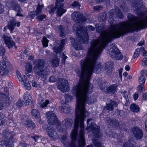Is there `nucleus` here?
Wrapping results in <instances>:
<instances>
[{
  "mask_svg": "<svg viewBox=\"0 0 147 147\" xmlns=\"http://www.w3.org/2000/svg\"><path fill=\"white\" fill-rule=\"evenodd\" d=\"M123 22L116 24L111 25L110 31L103 30L102 26L98 24L96 25L97 31L100 33V40H93L90 42L88 55L80 62L81 71L77 72L80 78V82L76 86H93L90 80L93 72L100 73L102 67L100 63L97 62L100 55L107 43L113 39L119 38L128 32L133 31L131 22Z\"/></svg>",
  "mask_w": 147,
  "mask_h": 147,
  "instance_id": "nucleus-1",
  "label": "nucleus"
},
{
  "mask_svg": "<svg viewBox=\"0 0 147 147\" xmlns=\"http://www.w3.org/2000/svg\"><path fill=\"white\" fill-rule=\"evenodd\" d=\"M143 7V2L142 0H136L133 4L134 10L139 16L138 18L130 13H128V20L131 22L133 31L143 29L147 27V15L146 12L142 10Z\"/></svg>",
  "mask_w": 147,
  "mask_h": 147,
  "instance_id": "nucleus-2",
  "label": "nucleus"
},
{
  "mask_svg": "<svg viewBox=\"0 0 147 147\" xmlns=\"http://www.w3.org/2000/svg\"><path fill=\"white\" fill-rule=\"evenodd\" d=\"M84 29L80 25L76 28V31L78 37V39H76L79 40V42L73 38H70L71 45L76 50H80L83 49L81 43L86 44L88 42V35L86 32V30L84 31V32H83V30Z\"/></svg>",
  "mask_w": 147,
  "mask_h": 147,
  "instance_id": "nucleus-3",
  "label": "nucleus"
},
{
  "mask_svg": "<svg viewBox=\"0 0 147 147\" xmlns=\"http://www.w3.org/2000/svg\"><path fill=\"white\" fill-rule=\"evenodd\" d=\"M35 62L36 64L34 67L33 69L36 76L38 77V78H41L43 80H46L50 70L46 68L43 69L45 65V61L39 59L36 60Z\"/></svg>",
  "mask_w": 147,
  "mask_h": 147,
  "instance_id": "nucleus-4",
  "label": "nucleus"
},
{
  "mask_svg": "<svg viewBox=\"0 0 147 147\" xmlns=\"http://www.w3.org/2000/svg\"><path fill=\"white\" fill-rule=\"evenodd\" d=\"M3 135L5 136L3 144L6 147H11L13 145V137L11 131L8 129L3 131Z\"/></svg>",
  "mask_w": 147,
  "mask_h": 147,
  "instance_id": "nucleus-5",
  "label": "nucleus"
},
{
  "mask_svg": "<svg viewBox=\"0 0 147 147\" xmlns=\"http://www.w3.org/2000/svg\"><path fill=\"white\" fill-rule=\"evenodd\" d=\"M109 54L111 57L116 60H121L123 58L122 54L114 43L112 44Z\"/></svg>",
  "mask_w": 147,
  "mask_h": 147,
  "instance_id": "nucleus-6",
  "label": "nucleus"
},
{
  "mask_svg": "<svg viewBox=\"0 0 147 147\" xmlns=\"http://www.w3.org/2000/svg\"><path fill=\"white\" fill-rule=\"evenodd\" d=\"M57 88L63 92H66L69 89L68 81L63 78L59 79L56 84Z\"/></svg>",
  "mask_w": 147,
  "mask_h": 147,
  "instance_id": "nucleus-7",
  "label": "nucleus"
},
{
  "mask_svg": "<svg viewBox=\"0 0 147 147\" xmlns=\"http://www.w3.org/2000/svg\"><path fill=\"white\" fill-rule=\"evenodd\" d=\"M46 116L48 119V123L50 125L57 124L58 127L60 126V122L58 120L56 115L53 111L46 113Z\"/></svg>",
  "mask_w": 147,
  "mask_h": 147,
  "instance_id": "nucleus-8",
  "label": "nucleus"
},
{
  "mask_svg": "<svg viewBox=\"0 0 147 147\" xmlns=\"http://www.w3.org/2000/svg\"><path fill=\"white\" fill-rule=\"evenodd\" d=\"M6 5L8 8L12 9L18 13H21L22 11L20 5L15 0L9 1V0H7L6 1Z\"/></svg>",
  "mask_w": 147,
  "mask_h": 147,
  "instance_id": "nucleus-9",
  "label": "nucleus"
},
{
  "mask_svg": "<svg viewBox=\"0 0 147 147\" xmlns=\"http://www.w3.org/2000/svg\"><path fill=\"white\" fill-rule=\"evenodd\" d=\"M93 120V119L89 118L87 120V128L88 129H91L92 130L93 133L96 136H98L100 133V127L97 125L96 124L92 123L91 122V124L89 123L90 121Z\"/></svg>",
  "mask_w": 147,
  "mask_h": 147,
  "instance_id": "nucleus-10",
  "label": "nucleus"
},
{
  "mask_svg": "<svg viewBox=\"0 0 147 147\" xmlns=\"http://www.w3.org/2000/svg\"><path fill=\"white\" fill-rule=\"evenodd\" d=\"M72 19L76 23H82L85 22L86 18L83 16L79 11L74 12L71 15Z\"/></svg>",
  "mask_w": 147,
  "mask_h": 147,
  "instance_id": "nucleus-11",
  "label": "nucleus"
},
{
  "mask_svg": "<svg viewBox=\"0 0 147 147\" xmlns=\"http://www.w3.org/2000/svg\"><path fill=\"white\" fill-rule=\"evenodd\" d=\"M117 86L115 84H112L109 86H100V89L105 93L113 94L117 91Z\"/></svg>",
  "mask_w": 147,
  "mask_h": 147,
  "instance_id": "nucleus-12",
  "label": "nucleus"
},
{
  "mask_svg": "<svg viewBox=\"0 0 147 147\" xmlns=\"http://www.w3.org/2000/svg\"><path fill=\"white\" fill-rule=\"evenodd\" d=\"M4 40L5 44L9 49L12 48L13 46L16 49L17 47L15 46V43L14 42L12 38L7 34L3 35Z\"/></svg>",
  "mask_w": 147,
  "mask_h": 147,
  "instance_id": "nucleus-13",
  "label": "nucleus"
},
{
  "mask_svg": "<svg viewBox=\"0 0 147 147\" xmlns=\"http://www.w3.org/2000/svg\"><path fill=\"white\" fill-rule=\"evenodd\" d=\"M46 131L48 136L51 138L55 139L57 137V134L56 131V130L53 127H47Z\"/></svg>",
  "mask_w": 147,
  "mask_h": 147,
  "instance_id": "nucleus-14",
  "label": "nucleus"
},
{
  "mask_svg": "<svg viewBox=\"0 0 147 147\" xmlns=\"http://www.w3.org/2000/svg\"><path fill=\"white\" fill-rule=\"evenodd\" d=\"M133 133L137 139L141 138L143 136L142 132V130L138 127H135L132 129Z\"/></svg>",
  "mask_w": 147,
  "mask_h": 147,
  "instance_id": "nucleus-15",
  "label": "nucleus"
},
{
  "mask_svg": "<svg viewBox=\"0 0 147 147\" xmlns=\"http://www.w3.org/2000/svg\"><path fill=\"white\" fill-rule=\"evenodd\" d=\"M24 104L26 105H29L30 103L32 102V97L29 93H25L23 96Z\"/></svg>",
  "mask_w": 147,
  "mask_h": 147,
  "instance_id": "nucleus-16",
  "label": "nucleus"
},
{
  "mask_svg": "<svg viewBox=\"0 0 147 147\" xmlns=\"http://www.w3.org/2000/svg\"><path fill=\"white\" fill-rule=\"evenodd\" d=\"M73 123V121L71 119L68 118L63 121L61 124L63 127L67 129L71 126Z\"/></svg>",
  "mask_w": 147,
  "mask_h": 147,
  "instance_id": "nucleus-17",
  "label": "nucleus"
},
{
  "mask_svg": "<svg viewBox=\"0 0 147 147\" xmlns=\"http://www.w3.org/2000/svg\"><path fill=\"white\" fill-rule=\"evenodd\" d=\"M4 90L6 93L5 94L0 93V96L3 98V99H4L5 100L9 102V101L10 100V98L9 96V92L8 88L6 86H5L4 87Z\"/></svg>",
  "mask_w": 147,
  "mask_h": 147,
  "instance_id": "nucleus-18",
  "label": "nucleus"
},
{
  "mask_svg": "<svg viewBox=\"0 0 147 147\" xmlns=\"http://www.w3.org/2000/svg\"><path fill=\"white\" fill-rule=\"evenodd\" d=\"M65 40L64 39H62L61 41V44L57 47H53L54 51L57 54L61 52L63 47L65 45Z\"/></svg>",
  "mask_w": 147,
  "mask_h": 147,
  "instance_id": "nucleus-19",
  "label": "nucleus"
},
{
  "mask_svg": "<svg viewBox=\"0 0 147 147\" xmlns=\"http://www.w3.org/2000/svg\"><path fill=\"white\" fill-rule=\"evenodd\" d=\"M117 106V103L115 101L111 100L110 103L106 105V108L109 111H112L113 109V107Z\"/></svg>",
  "mask_w": 147,
  "mask_h": 147,
  "instance_id": "nucleus-20",
  "label": "nucleus"
},
{
  "mask_svg": "<svg viewBox=\"0 0 147 147\" xmlns=\"http://www.w3.org/2000/svg\"><path fill=\"white\" fill-rule=\"evenodd\" d=\"M16 20L13 18H11L8 24V28L11 31H12L15 26L16 25Z\"/></svg>",
  "mask_w": 147,
  "mask_h": 147,
  "instance_id": "nucleus-21",
  "label": "nucleus"
},
{
  "mask_svg": "<svg viewBox=\"0 0 147 147\" xmlns=\"http://www.w3.org/2000/svg\"><path fill=\"white\" fill-rule=\"evenodd\" d=\"M116 7H117V6H114L115 9H111L109 12V17L111 20L113 21L114 20V18L116 17L117 11L116 10Z\"/></svg>",
  "mask_w": 147,
  "mask_h": 147,
  "instance_id": "nucleus-22",
  "label": "nucleus"
},
{
  "mask_svg": "<svg viewBox=\"0 0 147 147\" xmlns=\"http://www.w3.org/2000/svg\"><path fill=\"white\" fill-rule=\"evenodd\" d=\"M107 123L108 124L111 126H117L119 124L118 121L116 119L111 120L109 118H108L107 120Z\"/></svg>",
  "mask_w": 147,
  "mask_h": 147,
  "instance_id": "nucleus-23",
  "label": "nucleus"
},
{
  "mask_svg": "<svg viewBox=\"0 0 147 147\" xmlns=\"http://www.w3.org/2000/svg\"><path fill=\"white\" fill-rule=\"evenodd\" d=\"M56 8H58L57 11V16H61L66 11V10L63 9L62 8L63 7L58 6L55 7Z\"/></svg>",
  "mask_w": 147,
  "mask_h": 147,
  "instance_id": "nucleus-24",
  "label": "nucleus"
},
{
  "mask_svg": "<svg viewBox=\"0 0 147 147\" xmlns=\"http://www.w3.org/2000/svg\"><path fill=\"white\" fill-rule=\"evenodd\" d=\"M71 108L67 105H63L61 107L60 110L62 112L67 113L70 112Z\"/></svg>",
  "mask_w": 147,
  "mask_h": 147,
  "instance_id": "nucleus-25",
  "label": "nucleus"
},
{
  "mask_svg": "<svg viewBox=\"0 0 147 147\" xmlns=\"http://www.w3.org/2000/svg\"><path fill=\"white\" fill-rule=\"evenodd\" d=\"M59 60L57 58H53L51 60L52 65L53 67H57L59 65Z\"/></svg>",
  "mask_w": 147,
  "mask_h": 147,
  "instance_id": "nucleus-26",
  "label": "nucleus"
},
{
  "mask_svg": "<svg viewBox=\"0 0 147 147\" xmlns=\"http://www.w3.org/2000/svg\"><path fill=\"white\" fill-rule=\"evenodd\" d=\"M131 111L135 112H138L140 111V109L139 107L135 104H132L130 106Z\"/></svg>",
  "mask_w": 147,
  "mask_h": 147,
  "instance_id": "nucleus-27",
  "label": "nucleus"
},
{
  "mask_svg": "<svg viewBox=\"0 0 147 147\" xmlns=\"http://www.w3.org/2000/svg\"><path fill=\"white\" fill-rule=\"evenodd\" d=\"M7 63L5 62L3 60H1L0 61V69L1 71H6L7 69L6 64Z\"/></svg>",
  "mask_w": 147,
  "mask_h": 147,
  "instance_id": "nucleus-28",
  "label": "nucleus"
},
{
  "mask_svg": "<svg viewBox=\"0 0 147 147\" xmlns=\"http://www.w3.org/2000/svg\"><path fill=\"white\" fill-rule=\"evenodd\" d=\"M144 49V48L143 47H141L140 48L137 49L133 56V58L135 59L137 57L139 56L140 52L141 51H143Z\"/></svg>",
  "mask_w": 147,
  "mask_h": 147,
  "instance_id": "nucleus-29",
  "label": "nucleus"
},
{
  "mask_svg": "<svg viewBox=\"0 0 147 147\" xmlns=\"http://www.w3.org/2000/svg\"><path fill=\"white\" fill-rule=\"evenodd\" d=\"M31 113L32 115L35 117L39 118L40 117V114L37 110L33 109Z\"/></svg>",
  "mask_w": 147,
  "mask_h": 147,
  "instance_id": "nucleus-30",
  "label": "nucleus"
},
{
  "mask_svg": "<svg viewBox=\"0 0 147 147\" xmlns=\"http://www.w3.org/2000/svg\"><path fill=\"white\" fill-rule=\"evenodd\" d=\"M24 124L30 128H34L35 127V124L30 120H26L25 121Z\"/></svg>",
  "mask_w": 147,
  "mask_h": 147,
  "instance_id": "nucleus-31",
  "label": "nucleus"
},
{
  "mask_svg": "<svg viewBox=\"0 0 147 147\" xmlns=\"http://www.w3.org/2000/svg\"><path fill=\"white\" fill-rule=\"evenodd\" d=\"M141 75V76L139 78L138 82L140 84L144 85L146 81L145 77L144 75Z\"/></svg>",
  "mask_w": 147,
  "mask_h": 147,
  "instance_id": "nucleus-32",
  "label": "nucleus"
},
{
  "mask_svg": "<svg viewBox=\"0 0 147 147\" xmlns=\"http://www.w3.org/2000/svg\"><path fill=\"white\" fill-rule=\"evenodd\" d=\"M116 10L117 11L116 16L118 17L120 19H122L123 18V16L122 12L120 10L118 7H116Z\"/></svg>",
  "mask_w": 147,
  "mask_h": 147,
  "instance_id": "nucleus-33",
  "label": "nucleus"
},
{
  "mask_svg": "<svg viewBox=\"0 0 147 147\" xmlns=\"http://www.w3.org/2000/svg\"><path fill=\"white\" fill-rule=\"evenodd\" d=\"M120 7L124 13H126L128 11V8L126 6V3L123 2Z\"/></svg>",
  "mask_w": 147,
  "mask_h": 147,
  "instance_id": "nucleus-34",
  "label": "nucleus"
},
{
  "mask_svg": "<svg viewBox=\"0 0 147 147\" xmlns=\"http://www.w3.org/2000/svg\"><path fill=\"white\" fill-rule=\"evenodd\" d=\"M47 9L49 11L50 14H54L56 8L55 7H53V5H51L48 7Z\"/></svg>",
  "mask_w": 147,
  "mask_h": 147,
  "instance_id": "nucleus-35",
  "label": "nucleus"
},
{
  "mask_svg": "<svg viewBox=\"0 0 147 147\" xmlns=\"http://www.w3.org/2000/svg\"><path fill=\"white\" fill-rule=\"evenodd\" d=\"M58 31L59 32L61 36L62 37H64L65 36V34L64 32V29L63 28V26L60 25L59 26L58 28Z\"/></svg>",
  "mask_w": 147,
  "mask_h": 147,
  "instance_id": "nucleus-36",
  "label": "nucleus"
},
{
  "mask_svg": "<svg viewBox=\"0 0 147 147\" xmlns=\"http://www.w3.org/2000/svg\"><path fill=\"white\" fill-rule=\"evenodd\" d=\"M36 16V19L39 21H42L45 18L46 15L43 13L38 14Z\"/></svg>",
  "mask_w": 147,
  "mask_h": 147,
  "instance_id": "nucleus-37",
  "label": "nucleus"
},
{
  "mask_svg": "<svg viewBox=\"0 0 147 147\" xmlns=\"http://www.w3.org/2000/svg\"><path fill=\"white\" fill-rule=\"evenodd\" d=\"M109 130L108 129L106 131V133L107 134L108 136H109V137L115 138L117 136V134L115 133H112L111 132H109Z\"/></svg>",
  "mask_w": 147,
  "mask_h": 147,
  "instance_id": "nucleus-38",
  "label": "nucleus"
},
{
  "mask_svg": "<svg viewBox=\"0 0 147 147\" xmlns=\"http://www.w3.org/2000/svg\"><path fill=\"white\" fill-rule=\"evenodd\" d=\"M24 83V85L26 89L27 90L31 89V86L28 81L25 80Z\"/></svg>",
  "mask_w": 147,
  "mask_h": 147,
  "instance_id": "nucleus-39",
  "label": "nucleus"
},
{
  "mask_svg": "<svg viewBox=\"0 0 147 147\" xmlns=\"http://www.w3.org/2000/svg\"><path fill=\"white\" fill-rule=\"evenodd\" d=\"M42 7H43L42 5H38L36 8V11H35L36 13V15L42 13Z\"/></svg>",
  "mask_w": 147,
  "mask_h": 147,
  "instance_id": "nucleus-40",
  "label": "nucleus"
},
{
  "mask_svg": "<svg viewBox=\"0 0 147 147\" xmlns=\"http://www.w3.org/2000/svg\"><path fill=\"white\" fill-rule=\"evenodd\" d=\"M49 101L47 99L44 102H39V105L41 108H44L46 107L49 103Z\"/></svg>",
  "mask_w": 147,
  "mask_h": 147,
  "instance_id": "nucleus-41",
  "label": "nucleus"
},
{
  "mask_svg": "<svg viewBox=\"0 0 147 147\" xmlns=\"http://www.w3.org/2000/svg\"><path fill=\"white\" fill-rule=\"evenodd\" d=\"M113 62L111 63L110 64L109 63H107L105 64V68L107 69H108L111 71H112V66H113Z\"/></svg>",
  "mask_w": 147,
  "mask_h": 147,
  "instance_id": "nucleus-42",
  "label": "nucleus"
},
{
  "mask_svg": "<svg viewBox=\"0 0 147 147\" xmlns=\"http://www.w3.org/2000/svg\"><path fill=\"white\" fill-rule=\"evenodd\" d=\"M43 45L44 47H47L48 46V40L45 37H43L42 40Z\"/></svg>",
  "mask_w": 147,
  "mask_h": 147,
  "instance_id": "nucleus-43",
  "label": "nucleus"
},
{
  "mask_svg": "<svg viewBox=\"0 0 147 147\" xmlns=\"http://www.w3.org/2000/svg\"><path fill=\"white\" fill-rule=\"evenodd\" d=\"M93 142L96 147H102V145L96 140L93 139Z\"/></svg>",
  "mask_w": 147,
  "mask_h": 147,
  "instance_id": "nucleus-44",
  "label": "nucleus"
},
{
  "mask_svg": "<svg viewBox=\"0 0 147 147\" xmlns=\"http://www.w3.org/2000/svg\"><path fill=\"white\" fill-rule=\"evenodd\" d=\"M32 70V66L31 64H28L26 67V70L29 73L31 72Z\"/></svg>",
  "mask_w": 147,
  "mask_h": 147,
  "instance_id": "nucleus-45",
  "label": "nucleus"
},
{
  "mask_svg": "<svg viewBox=\"0 0 147 147\" xmlns=\"http://www.w3.org/2000/svg\"><path fill=\"white\" fill-rule=\"evenodd\" d=\"M72 6L73 8H75L78 9L80 8V5L79 2L75 1L74 3L72 4Z\"/></svg>",
  "mask_w": 147,
  "mask_h": 147,
  "instance_id": "nucleus-46",
  "label": "nucleus"
},
{
  "mask_svg": "<svg viewBox=\"0 0 147 147\" xmlns=\"http://www.w3.org/2000/svg\"><path fill=\"white\" fill-rule=\"evenodd\" d=\"M144 86L140 84L139 85L137 88L138 92H141L143 90H144L145 89L144 88Z\"/></svg>",
  "mask_w": 147,
  "mask_h": 147,
  "instance_id": "nucleus-47",
  "label": "nucleus"
},
{
  "mask_svg": "<svg viewBox=\"0 0 147 147\" xmlns=\"http://www.w3.org/2000/svg\"><path fill=\"white\" fill-rule=\"evenodd\" d=\"M142 65L144 67L147 66V58L144 57L142 60Z\"/></svg>",
  "mask_w": 147,
  "mask_h": 147,
  "instance_id": "nucleus-48",
  "label": "nucleus"
},
{
  "mask_svg": "<svg viewBox=\"0 0 147 147\" xmlns=\"http://www.w3.org/2000/svg\"><path fill=\"white\" fill-rule=\"evenodd\" d=\"M7 122L9 124L8 125L11 127H15L16 125V123L12 120H9Z\"/></svg>",
  "mask_w": 147,
  "mask_h": 147,
  "instance_id": "nucleus-49",
  "label": "nucleus"
},
{
  "mask_svg": "<svg viewBox=\"0 0 147 147\" xmlns=\"http://www.w3.org/2000/svg\"><path fill=\"white\" fill-rule=\"evenodd\" d=\"M63 1V0H60L59 2H57L56 4L55 7H63L64 4L62 3Z\"/></svg>",
  "mask_w": 147,
  "mask_h": 147,
  "instance_id": "nucleus-50",
  "label": "nucleus"
},
{
  "mask_svg": "<svg viewBox=\"0 0 147 147\" xmlns=\"http://www.w3.org/2000/svg\"><path fill=\"white\" fill-rule=\"evenodd\" d=\"M122 147H133V144L130 142H126L122 146Z\"/></svg>",
  "mask_w": 147,
  "mask_h": 147,
  "instance_id": "nucleus-51",
  "label": "nucleus"
},
{
  "mask_svg": "<svg viewBox=\"0 0 147 147\" xmlns=\"http://www.w3.org/2000/svg\"><path fill=\"white\" fill-rule=\"evenodd\" d=\"M5 53V51L4 47L1 46H0V55H3Z\"/></svg>",
  "mask_w": 147,
  "mask_h": 147,
  "instance_id": "nucleus-52",
  "label": "nucleus"
},
{
  "mask_svg": "<svg viewBox=\"0 0 147 147\" xmlns=\"http://www.w3.org/2000/svg\"><path fill=\"white\" fill-rule=\"evenodd\" d=\"M102 7L101 5L94 6L93 7V9L95 10L98 11H100L101 10Z\"/></svg>",
  "mask_w": 147,
  "mask_h": 147,
  "instance_id": "nucleus-53",
  "label": "nucleus"
},
{
  "mask_svg": "<svg viewBox=\"0 0 147 147\" xmlns=\"http://www.w3.org/2000/svg\"><path fill=\"white\" fill-rule=\"evenodd\" d=\"M121 94H122L123 96L125 99H127L128 97V95L126 91L125 90L123 92H121Z\"/></svg>",
  "mask_w": 147,
  "mask_h": 147,
  "instance_id": "nucleus-54",
  "label": "nucleus"
},
{
  "mask_svg": "<svg viewBox=\"0 0 147 147\" xmlns=\"http://www.w3.org/2000/svg\"><path fill=\"white\" fill-rule=\"evenodd\" d=\"M30 16L31 18H34L35 16H36V13L35 11H32L30 12L29 15Z\"/></svg>",
  "mask_w": 147,
  "mask_h": 147,
  "instance_id": "nucleus-55",
  "label": "nucleus"
},
{
  "mask_svg": "<svg viewBox=\"0 0 147 147\" xmlns=\"http://www.w3.org/2000/svg\"><path fill=\"white\" fill-rule=\"evenodd\" d=\"M22 102L20 100H18L16 103L17 106L19 108H20L22 106Z\"/></svg>",
  "mask_w": 147,
  "mask_h": 147,
  "instance_id": "nucleus-56",
  "label": "nucleus"
},
{
  "mask_svg": "<svg viewBox=\"0 0 147 147\" xmlns=\"http://www.w3.org/2000/svg\"><path fill=\"white\" fill-rule=\"evenodd\" d=\"M55 79L54 76H51L49 79V81L50 82H55Z\"/></svg>",
  "mask_w": 147,
  "mask_h": 147,
  "instance_id": "nucleus-57",
  "label": "nucleus"
},
{
  "mask_svg": "<svg viewBox=\"0 0 147 147\" xmlns=\"http://www.w3.org/2000/svg\"><path fill=\"white\" fill-rule=\"evenodd\" d=\"M32 84L33 87H37L38 85L36 81L32 80Z\"/></svg>",
  "mask_w": 147,
  "mask_h": 147,
  "instance_id": "nucleus-58",
  "label": "nucleus"
},
{
  "mask_svg": "<svg viewBox=\"0 0 147 147\" xmlns=\"http://www.w3.org/2000/svg\"><path fill=\"white\" fill-rule=\"evenodd\" d=\"M141 75H144V74L145 76H147V70L145 69L142 70L140 72Z\"/></svg>",
  "mask_w": 147,
  "mask_h": 147,
  "instance_id": "nucleus-59",
  "label": "nucleus"
},
{
  "mask_svg": "<svg viewBox=\"0 0 147 147\" xmlns=\"http://www.w3.org/2000/svg\"><path fill=\"white\" fill-rule=\"evenodd\" d=\"M62 54H63V55L62 57V61L63 63H64L65 59L67 58V57L63 53H62Z\"/></svg>",
  "mask_w": 147,
  "mask_h": 147,
  "instance_id": "nucleus-60",
  "label": "nucleus"
},
{
  "mask_svg": "<svg viewBox=\"0 0 147 147\" xmlns=\"http://www.w3.org/2000/svg\"><path fill=\"white\" fill-rule=\"evenodd\" d=\"M2 56L3 59L2 60H3L5 62L8 63V59L7 58V57L5 55H2Z\"/></svg>",
  "mask_w": 147,
  "mask_h": 147,
  "instance_id": "nucleus-61",
  "label": "nucleus"
},
{
  "mask_svg": "<svg viewBox=\"0 0 147 147\" xmlns=\"http://www.w3.org/2000/svg\"><path fill=\"white\" fill-rule=\"evenodd\" d=\"M86 28H88L89 30L92 31H94L95 30V28L92 26H87Z\"/></svg>",
  "mask_w": 147,
  "mask_h": 147,
  "instance_id": "nucleus-62",
  "label": "nucleus"
},
{
  "mask_svg": "<svg viewBox=\"0 0 147 147\" xmlns=\"http://www.w3.org/2000/svg\"><path fill=\"white\" fill-rule=\"evenodd\" d=\"M133 98L135 100H136L138 97V93H135L133 95Z\"/></svg>",
  "mask_w": 147,
  "mask_h": 147,
  "instance_id": "nucleus-63",
  "label": "nucleus"
},
{
  "mask_svg": "<svg viewBox=\"0 0 147 147\" xmlns=\"http://www.w3.org/2000/svg\"><path fill=\"white\" fill-rule=\"evenodd\" d=\"M140 52H141L142 54V55L144 56H146L147 55V52L144 49L143 51H141Z\"/></svg>",
  "mask_w": 147,
  "mask_h": 147,
  "instance_id": "nucleus-64",
  "label": "nucleus"
}]
</instances>
